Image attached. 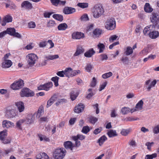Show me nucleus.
<instances>
[{
	"mask_svg": "<svg viewBox=\"0 0 159 159\" xmlns=\"http://www.w3.org/2000/svg\"><path fill=\"white\" fill-rule=\"evenodd\" d=\"M38 137L41 141H44L45 142L50 141L49 138L44 135L39 134L38 135Z\"/></svg>",
	"mask_w": 159,
	"mask_h": 159,
	"instance_id": "30",
	"label": "nucleus"
},
{
	"mask_svg": "<svg viewBox=\"0 0 159 159\" xmlns=\"http://www.w3.org/2000/svg\"><path fill=\"white\" fill-rule=\"evenodd\" d=\"M7 133L5 131H2L0 132V140L5 138L6 136Z\"/></svg>",
	"mask_w": 159,
	"mask_h": 159,
	"instance_id": "61",
	"label": "nucleus"
},
{
	"mask_svg": "<svg viewBox=\"0 0 159 159\" xmlns=\"http://www.w3.org/2000/svg\"><path fill=\"white\" fill-rule=\"evenodd\" d=\"M52 4L55 6H57L59 3V0H50Z\"/></svg>",
	"mask_w": 159,
	"mask_h": 159,
	"instance_id": "63",
	"label": "nucleus"
},
{
	"mask_svg": "<svg viewBox=\"0 0 159 159\" xmlns=\"http://www.w3.org/2000/svg\"><path fill=\"white\" fill-rule=\"evenodd\" d=\"M84 51V49L83 47L81 46L78 47L77 48L74 54V56L75 57L78 56L83 53Z\"/></svg>",
	"mask_w": 159,
	"mask_h": 159,
	"instance_id": "23",
	"label": "nucleus"
},
{
	"mask_svg": "<svg viewBox=\"0 0 159 159\" xmlns=\"http://www.w3.org/2000/svg\"><path fill=\"white\" fill-rule=\"evenodd\" d=\"M131 131V129H123L121 131V134L124 136H127Z\"/></svg>",
	"mask_w": 159,
	"mask_h": 159,
	"instance_id": "41",
	"label": "nucleus"
},
{
	"mask_svg": "<svg viewBox=\"0 0 159 159\" xmlns=\"http://www.w3.org/2000/svg\"><path fill=\"white\" fill-rule=\"evenodd\" d=\"M107 84V82H105L103 83L102 84L100 85L99 89V91H101L103 90L106 86Z\"/></svg>",
	"mask_w": 159,
	"mask_h": 159,
	"instance_id": "55",
	"label": "nucleus"
},
{
	"mask_svg": "<svg viewBox=\"0 0 159 159\" xmlns=\"http://www.w3.org/2000/svg\"><path fill=\"white\" fill-rule=\"evenodd\" d=\"M25 122L27 124H31L33 122L35 117L34 115L32 114H30L28 115L27 117L25 118Z\"/></svg>",
	"mask_w": 159,
	"mask_h": 159,
	"instance_id": "19",
	"label": "nucleus"
},
{
	"mask_svg": "<svg viewBox=\"0 0 159 159\" xmlns=\"http://www.w3.org/2000/svg\"><path fill=\"white\" fill-rule=\"evenodd\" d=\"M20 95L22 97H31L34 95V92L29 89L27 88H24L22 89L20 92Z\"/></svg>",
	"mask_w": 159,
	"mask_h": 159,
	"instance_id": "8",
	"label": "nucleus"
},
{
	"mask_svg": "<svg viewBox=\"0 0 159 159\" xmlns=\"http://www.w3.org/2000/svg\"><path fill=\"white\" fill-rule=\"evenodd\" d=\"M10 53L6 54L2 59L1 67L3 69H7L10 68L12 65L11 61L9 59V57L10 56Z\"/></svg>",
	"mask_w": 159,
	"mask_h": 159,
	"instance_id": "3",
	"label": "nucleus"
},
{
	"mask_svg": "<svg viewBox=\"0 0 159 159\" xmlns=\"http://www.w3.org/2000/svg\"><path fill=\"white\" fill-rule=\"evenodd\" d=\"M77 6L80 8H84L88 7V4L87 3H79Z\"/></svg>",
	"mask_w": 159,
	"mask_h": 159,
	"instance_id": "46",
	"label": "nucleus"
},
{
	"mask_svg": "<svg viewBox=\"0 0 159 159\" xmlns=\"http://www.w3.org/2000/svg\"><path fill=\"white\" fill-rule=\"evenodd\" d=\"M66 153V149L62 148L56 149L53 153V157L55 159H62Z\"/></svg>",
	"mask_w": 159,
	"mask_h": 159,
	"instance_id": "2",
	"label": "nucleus"
},
{
	"mask_svg": "<svg viewBox=\"0 0 159 159\" xmlns=\"http://www.w3.org/2000/svg\"><path fill=\"white\" fill-rule=\"evenodd\" d=\"M75 11V9L73 7H65L63 10V13L65 14H70Z\"/></svg>",
	"mask_w": 159,
	"mask_h": 159,
	"instance_id": "14",
	"label": "nucleus"
},
{
	"mask_svg": "<svg viewBox=\"0 0 159 159\" xmlns=\"http://www.w3.org/2000/svg\"><path fill=\"white\" fill-rule=\"evenodd\" d=\"M44 113V108L42 105L39 107L37 112H35L33 114L34 116L36 115V118H39L41 116H42Z\"/></svg>",
	"mask_w": 159,
	"mask_h": 159,
	"instance_id": "18",
	"label": "nucleus"
},
{
	"mask_svg": "<svg viewBox=\"0 0 159 159\" xmlns=\"http://www.w3.org/2000/svg\"><path fill=\"white\" fill-rule=\"evenodd\" d=\"M159 18V16L157 14L152 13V17L151 19V21L153 23L154 26H157V22Z\"/></svg>",
	"mask_w": 159,
	"mask_h": 159,
	"instance_id": "20",
	"label": "nucleus"
},
{
	"mask_svg": "<svg viewBox=\"0 0 159 159\" xmlns=\"http://www.w3.org/2000/svg\"><path fill=\"white\" fill-rule=\"evenodd\" d=\"M130 109L127 107H124L122 108L121 109V112L123 114L125 115L130 112Z\"/></svg>",
	"mask_w": 159,
	"mask_h": 159,
	"instance_id": "40",
	"label": "nucleus"
},
{
	"mask_svg": "<svg viewBox=\"0 0 159 159\" xmlns=\"http://www.w3.org/2000/svg\"><path fill=\"white\" fill-rule=\"evenodd\" d=\"M129 144L133 148H135L136 146V142L135 141L133 140L130 141Z\"/></svg>",
	"mask_w": 159,
	"mask_h": 159,
	"instance_id": "58",
	"label": "nucleus"
},
{
	"mask_svg": "<svg viewBox=\"0 0 159 159\" xmlns=\"http://www.w3.org/2000/svg\"><path fill=\"white\" fill-rule=\"evenodd\" d=\"M21 8L23 9L30 10L32 7V4L28 1L23 2L21 5Z\"/></svg>",
	"mask_w": 159,
	"mask_h": 159,
	"instance_id": "12",
	"label": "nucleus"
},
{
	"mask_svg": "<svg viewBox=\"0 0 159 159\" xmlns=\"http://www.w3.org/2000/svg\"><path fill=\"white\" fill-rule=\"evenodd\" d=\"M59 56L58 55H48L46 56L45 57L48 60H53L56 59L58 58Z\"/></svg>",
	"mask_w": 159,
	"mask_h": 159,
	"instance_id": "37",
	"label": "nucleus"
},
{
	"mask_svg": "<svg viewBox=\"0 0 159 159\" xmlns=\"http://www.w3.org/2000/svg\"><path fill=\"white\" fill-rule=\"evenodd\" d=\"M15 105L20 112H22L24 111L25 106L23 102L21 101L15 103Z\"/></svg>",
	"mask_w": 159,
	"mask_h": 159,
	"instance_id": "17",
	"label": "nucleus"
},
{
	"mask_svg": "<svg viewBox=\"0 0 159 159\" xmlns=\"http://www.w3.org/2000/svg\"><path fill=\"white\" fill-rule=\"evenodd\" d=\"M56 24L55 21L52 20H49L47 24V27L49 28H51L56 26Z\"/></svg>",
	"mask_w": 159,
	"mask_h": 159,
	"instance_id": "42",
	"label": "nucleus"
},
{
	"mask_svg": "<svg viewBox=\"0 0 159 159\" xmlns=\"http://www.w3.org/2000/svg\"><path fill=\"white\" fill-rule=\"evenodd\" d=\"M47 45L46 41H43L39 43V46L41 48H44Z\"/></svg>",
	"mask_w": 159,
	"mask_h": 159,
	"instance_id": "62",
	"label": "nucleus"
},
{
	"mask_svg": "<svg viewBox=\"0 0 159 159\" xmlns=\"http://www.w3.org/2000/svg\"><path fill=\"white\" fill-rule=\"evenodd\" d=\"M6 31V33L12 36V34H13L15 32L16 30L14 28H8L7 29Z\"/></svg>",
	"mask_w": 159,
	"mask_h": 159,
	"instance_id": "38",
	"label": "nucleus"
},
{
	"mask_svg": "<svg viewBox=\"0 0 159 159\" xmlns=\"http://www.w3.org/2000/svg\"><path fill=\"white\" fill-rule=\"evenodd\" d=\"M63 145L66 149H70L71 151H72L75 148V145L70 141L65 142Z\"/></svg>",
	"mask_w": 159,
	"mask_h": 159,
	"instance_id": "11",
	"label": "nucleus"
},
{
	"mask_svg": "<svg viewBox=\"0 0 159 159\" xmlns=\"http://www.w3.org/2000/svg\"><path fill=\"white\" fill-rule=\"evenodd\" d=\"M153 26L154 25H150L149 26H147L145 27L143 31V33L144 35H146L147 34L148 32L151 31L150 28H152Z\"/></svg>",
	"mask_w": 159,
	"mask_h": 159,
	"instance_id": "45",
	"label": "nucleus"
},
{
	"mask_svg": "<svg viewBox=\"0 0 159 159\" xmlns=\"http://www.w3.org/2000/svg\"><path fill=\"white\" fill-rule=\"evenodd\" d=\"M112 75V73L111 72H109L103 74L102 75V77L103 79H105L111 76Z\"/></svg>",
	"mask_w": 159,
	"mask_h": 159,
	"instance_id": "50",
	"label": "nucleus"
},
{
	"mask_svg": "<svg viewBox=\"0 0 159 159\" xmlns=\"http://www.w3.org/2000/svg\"><path fill=\"white\" fill-rule=\"evenodd\" d=\"M149 37L152 39H154L157 38L159 35V33L157 31H153L149 33Z\"/></svg>",
	"mask_w": 159,
	"mask_h": 159,
	"instance_id": "28",
	"label": "nucleus"
},
{
	"mask_svg": "<svg viewBox=\"0 0 159 159\" xmlns=\"http://www.w3.org/2000/svg\"><path fill=\"white\" fill-rule=\"evenodd\" d=\"M97 84V80L94 77L92 79V81L91 82L90 86L91 87H94Z\"/></svg>",
	"mask_w": 159,
	"mask_h": 159,
	"instance_id": "52",
	"label": "nucleus"
},
{
	"mask_svg": "<svg viewBox=\"0 0 159 159\" xmlns=\"http://www.w3.org/2000/svg\"><path fill=\"white\" fill-rule=\"evenodd\" d=\"M144 9L145 11L148 13L151 12L153 10V8L151 7L150 4L147 3H145L144 7Z\"/></svg>",
	"mask_w": 159,
	"mask_h": 159,
	"instance_id": "25",
	"label": "nucleus"
},
{
	"mask_svg": "<svg viewBox=\"0 0 159 159\" xmlns=\"http://www.w3.org/2000/svg\"><path fill=\"white\" fill-rule=\"evenodd\" d=\"M98 48L99 49V53H102L103 52V50L105 49V46L103 44L99 43L98 45Z\"/></svg>",
	"mask_w": 159,
	"mask_h": 159,
	"instance_id": "43",
	"label": "nucleus"
},
{
	"mask_svg": "<svg viewBox=\"0 0 159 159\" xmlns=\"http://www.w3.org/2000/svg\"><path fill=\"white\" fill-rule=\"evenodd\" d=\"M100 59L103 61L104 60H106L108 58L107 56L105 54H102L100 55Z\"/></svg>",
	"mask_w": 159,
	"mask_h": 159,
	"instance_id": "64",
	"label": "nucleus"
},
{
	"mask_svg": "<svg viewBox=\"0 0 159 159\" xmlns=\"http://www.w3.org/2000/svg\"><path fill=\"white\" fill-rule=\"evenodd\" d=\"M2 126L3 128H8L14 127V124L13 122L5 120L2 121Z\"/></svg>",
	"mask_w": 159,
	"mask_h": 159,
	"instance_id": "16",
	"label": "nucleus"
},
{
	"mask_svg": "<svg viewBox=\"0 0 159 159\" xmlns=\"http://www.w3.org/2000/svg\"><path fill=\"white\" fill-rule=\"evenodd\" d=\"M57 98L56 96H52L47 102L46 107H48L51 106L55 101L57 100Z\"/></svg>",
	"mask_w": 159,
	"mask_h": 159,
	"instance_id": "26",
	"label": "nucleus"
},
{
	"mask_svg": "<svg viewBox=\"0 0 159 159\" xmlns=\"http://www.w3.org/2000/svg\"><path fill=\"white\" fill-rule=\"evenodd\" d=\"M66 100L64 99H59L57 100V102L56 103V105L57 106H58L61 103L66 102Z\"/></svg>",
	"mask_w": 159,
	"mask_h": 159,
	"instance_id": "60",
	"label": "nucleus"
},
{
	"mask_svg": "<svg viewBox=\"0 0 159 159\" xmlns=\"http://www.w3.org/2000/svg\"><path fill=\"white\" fill-rule=\"evenodd\" d=\"M25 122V119H22L17 121L16 123V128L19 129H21V125Z\"/></svg>",
	"mask_w": 159,
	"mask_h": 159,
	"instance_id": "29",
	"label": "nucleus"
},
{
	"mask_svg": "<svg viewBox=\"0 0 159 159\" xmlns=\"http://www.w3.org/2000/svg\"><path fill=\"white\" fill-rule=\"evenodd\" d=\"M37 59V55L34 53L29 54L26 56L28 65L31 66H33L35 64Z\"/></svg>",
	"mask_w": 159,
	"mask_h": 159,
	"instance_id": "5",
	"label": "nucleus"
},
{
	"mask_svg": "<svg viewBox=\"0 0 159 159\" xmlns=\"http://www.w3.org/2000/svg\"><path fill=\"white\" fill-rule=\"evenodd\" d=\"M118 36L116 35H114L111 36L109 38V40L111 43L113 42L115 40H116Z\"/></svg>",
	"mask_w": 159,
	"mask_h": 159,
	"instance_id": "57",
	"label": "nucleus"
},
{
	"mask_svg": "<svg viewBox=\"0 0 159 159\" xmlns=\"http://www.w3.org/2000/svg\"><path fill=\"white\" fill-rule=\"evenodd\" d=\"M52 84L51 82L45 84L43 85H41L38 87L39 90H44L46 91L49 90L50 89L52 86Z\"/></svg>",
	"mask_w": 159,
	"mask_h": 159,
	"instance_id": "10",
	"label": "nucleus"
},
{
	"mask_svg": "<svg viewBox=\"0 0 159 159\" xmlns=\"http://www.w3.org/2000/svg\"><path fill=\"white\" fill-rule=\"evenodd\" d=\"M85 136L81 134H78L76 136H73L72 139L73 140H76V139H79L81 140H82L85 139Z\"/></svg>",
	"mask_w": 159,
	"mask_h": 159,
	"instance_id": "31",
	"label": "nucleus"
},
{
	"mask_svg": "<svg viewBox=\"0 0 159 159\" xmlns=\"http://www.w3.org/2000/svg\"><path fill=\"white\" fill-rule=\"evenodd\" d=\"M90 130L89 127L88 126H84L82 130V132L85 134H87Z\"/></svg>",
	"mask_w": 159,
	"mask_h": 159,
	"instance_id": "51",
	"label": "nucleus"
},
{
	"mask_svg": "<svg viewBox=\"0 0 159 159\" xmlns=\"http://www.w3.org/2000/svg\"><path fill=\"white\" fill-rule=\"evenodd\" d=\"M15 110L12 108L7 107L6 109L5 116L8 118H13L16 116Z\"/></svg>",
	"mask_w": 159,
	"mask_h": 159,
	"instance_id": "9",
	"label": "nucleus"
},
{
	"mask_svg": "<svg viewBox=\"0 0 159 159\" xmlns=\"http://www.w3.org/2000/svg\"><path fill=\"white\" fill-rule=\"evenodd\" d=\"M133 53V50L132 48L130 47H127L124 53L127 56H129L131 54Z\"/></svg>",
	"mask_w": 159,
	"mask_h": 159,
	"instance_id": "34",
	"label": "nucleus"
},
{
	"mask_svg": "<svg viewBox=\"0 0 159 159\" xmlns=\"http://www.w3.org/2000/svg\"><path fill=\"white\" fill-rule=\"evenodd\" d=\"M79 95L77 91H72L70 93V98L72 100H75Z\"/></svg>",
	"mask_w": 159,
	"mask_h": 159,
	"instance_id": "33",
	"label": "nucleus"
},
{
	"mask_svg": "<svg viewBox=\"0 0 159 159\" xmlns=\"http://www.w3.org/2000/svg\"><path fill=\"white\" fill-rule=\"evenodd\" d=\"M107 139V137L104 135L98 139V142L100 146L102 145L104 141Z\"/></svg>",
	"mask_w": 159,
	"mask_h": 159,
	"instance_id": "44",
	"label": "nucleus"
},
{
	"mask_svg": "<svg viewBox=\"0 0 159 159\" xmlns=\"http://www.w3.org/2000/svg\"><path fill=\"white\" fill-rule=\"evenodd\" d=\"M67 27V25L66 23H62L59 25L57 28L59 30H65Z\"/></svg>",
	"mask_w": 159,
	"mask_h": 159,
	"instance_id": "35",
	"label": "nucleus"
},
{
	"mask_svg": "<svg viewBox=\"0 0 159 159\" xmlns=\"http://www.w3.org/2000/svg\"><path fill=\"white\" fill-rule=\"evenodd\" d=\"M48 155L44 152L39 154L36 157V159H48Z\"/></svg>",
	"mask_w": 159,
	"mask_h": 159,
	"instance_id": "27",
	"label": "nucleus"
},
{
	"mask_svg": "<svg viewBox=\"0 0 159 159\" xmlns=\"http://www.w3.org/2000/svg\"><path fill=\"white\" fill-rule=\"evenodd\" d=\"M65 75L68 78L74 76L80 73V71L79 70H73L70 67L66 68L65 70Z\"/></svg>",
	"mask_w": 159,
	"mask_h": 159,
	"instance_id": "6",
	"label": "nucleus"
},
{
	"mask_svg": "<svg viewBox=\"0 0 159 159\" xmlns=\"http://www.w3.org/2000/svg\"><path fill=\"white\" fill-rule=\"evenodd\" d=\"M126 120L127 121H132L134 120H139V118L138 117H129L126 118Z\"/></svg>",
	"mask_w": 159,
	"mask_h": 159,
	"instance_id": "54",
	"label": "nucleus"
},
{
	"mask_svg": "<svg viewBox=\"0 0 159 159\" xmlns=\"http://www.w3.org/2000/svg\"><path fill=\"white\" fill-rule=\"evenodd\" d=\"M52 17L55 19L60 21H62L63 20V16L61 15L54 14Z\"/></svg>",
	"mask_w": 159,
	"mask_h": 159,
	"instance_id": "39",
	"label": "nucleus"
},
{
	"mask_svg": "<svg viewBox=\"0 0 159 159\" xmlns=\"http://www.w3.org/2000/svg\"><path fill=\"white\" fill-rule=\"evenodd\" d=\"M104 12V9L101 5H96L93 9V16L95 19L99 18L103 15Z\"/></svg>",
	"mask_w": 159,
	"mask_h": 159,
	"instance_id": "1",
	"label": "nucleus"
},
{
	"mask_svg": "<svg viewBox=\"0 0 159 159\" xmlns=\"http://www.w3.org/2000/svg\"><path fill=\"white\" fill-rule=\"evenodd\" d=\"M80 20L83 21H87L89 20V18L88 15L86 14H85L82 15L80 17Z\"/></svg>",
	"mask_w": 159,
	"mask_h": 159,
	"instance_id": "47",
	"label": "nucleus"
},
{
	"mask_svg": "<svg viewBox=\"0 0 159 159\" xmlns=\"http://www.w3.org/2000/svg\"><path fill=\"white\" fill-rule=\"evenodd\" d=\"M107 134L109 137H112L117 135L116 131L113 130L109 131L107 132Z\"/></svg>",
	"mask_w": 159,
	"mask_h": 159,
	"instance_id": "36",
	"label": "nucleus"
},
{
	"mask_svg": "<svg viewBox=\"0 0 159 159\" xmlns=\"http://www.w3.org/2000/svg\"><path fill=\"white\" fill-rule=\"evenodd\" d=\"M28 27L30 29L34 28L36 27L35 23L34 22L30 21L28 23Z\"/></svg>",
	"mask_w": 159,
	"mask_h": 159,
	"instance_id": "49",
	"label": "nucleus"
},
{
	"mask_svg": "<svg viewBox=\"0 0 159 159\" xmlns=\"http://www.w3.org/2000/svg\"><path fill=\"white\" fill-rule=\"evenodd\" d=\"M84 105L82 103H80L75 107L74 112L76 113H79L84 110Z\"/></svg>",
	"mask_w": 159,
	"mask_h": 159,
	"instance_id": "21",
	"label": "nucleus"
},
{
	"mask_svg": "<svg viewBox=\"0 0 159 159\" xmlns=\"http://www.w3.org/2000/svg\"><path fill=\"white\" fill-rule=\"evenodd\" d=\"M95 53V52L93 48H90L84 53V56L87 57H91Z\"/></svg>",
	"mask_w": 159,
	"mask_h": 159,
	"instance_id": "22",
	"label": "nucleus"
},
{
	"mask_svg": "<svg viewBox=\"0 0 159 159\" xmlns=\"http://www.w3.org/2000/svg\"><path fill=\"white\" fill-rule=\"evenodd\" d=\"M143 102L142 100H140L136 104L135 107L138 111H140L143 108Z\"/></svg>",
	"mask_w": 159,
	"mask_h": 159,
	"instance_id": "32",
	"label": "nucleus"
},
{
	"mask_svg": "<svg viewBox=\"0 0 159 159\" xmlns=\"http://www.w3.org/2000/svg\"><path fill=\"white\" fill-rule=\"evenodd\" d=\"M24 85L23 81L21 80L15 81L11 85V88L13 90H18L21 89Z\"/></svg>",
	"mask_w": 159,
	"mask_h": 159,
	"instance_id": "7",
	"label": "nucleus"
},
{
	"mask_svg": "<svg viewBox=\"0 0 159 159\" xmlns=\"http://www.w3.org/2000/svg\"><path fill=\"white\" fill-rule=\"evenodd\" d=\"M157 83L156 81V80H154L152 82H151L150 85H149L147 87V89L148 91H150L152 86H154Z\"/></svg>",
	"mask_w": 159,
	"mask_h": 159,
	"instance_id": "53",
	"label": "nucleus"
},
{
	"mask_svg": "<svg viewBox=\"0 0 159 159\" xmlns=\"http://www.w3.org/2000/svg\"><path fill=\"white\" fill-rule=\"evenodd\" d=\"M84 37V34L80 32H75L72 34V37L74 39H80Z\"/></svg>",
	"mask_w": 159,
	"mask_h": 159,
	"instance_id": "15",
	"label": "nucleus"
},
{
	"mask_svg": "<svg viewBox=\"0 0 159 159\" xmlns=\"http://www.w3.org/2000/svg\"><path fill=\"white\" fill-rule=\"evenodd\" d=\"M1 140L4 144H7L10 143L11 141L10 139H6L5 137V138H3V139H2Z\"/></svg>",
	"mask_w": 159,
	"mask_h": 159,
	"instance_id": "59",
	"label": "nucleus"
},
{
	"mask_svg": "<svg viewBox=\"0 0 159 159\" xmlns=\"http://www.w3.org/2000/svg\"><path fill=\"white\" fill-rule=\"evenodd\" d=\"M157 156L156 153H153L151 155H147L145 156V159H152L154 158H155Z\"/></svg>",
	"mask_w": 159,
	"mask_h": 159,
	"instance_id": "48",
	"label": "nucleus"
},
{
	"mask_svg": "<svg viewBox=\"0 0 159 159\" xmlns=\"http://www.w3.org/2000/svg\"><path fill=\"white\" fill-rule=\"evenodd\" d=\"M105 26L106 28L108 30H114L116 27V21L114 18H110L107 20Z\"/></svg>",
	"mask_w": 159,
	"mask_h": 159,
	"instance_id": "4",
	"label": "nucleus"
},
{
	"mask_svg": "<svg viewBox=\"0 0 159 159\" xmlns=\"http://www.w3.org/2000/svg\"><path fill=\"white\" fill-rule=\"evenodd\" d=\"M12 20V18L11 16L9 15H6L3 18L1 25L3 26H5L7 23L11 22Z\"/></svg>",
	"mask_w": 159,
	"mask_h": 159,
	"instance_id": "13",
	"label": "nucleus"
},
{
	"mask_svg": "<svg viewBox=\"0 0 159 159\" xmlns=\"http://www.w3.org/2000/svg\"><path fill=\"white\" fill-rule=\"evenodd\" d=\"M102 33V30L98 28H96L93 32L94 37H99Z\"/></svg>",
	"mask_w": 159,
	"mask_h": 159,
	"instance_id": "24",
	"label": "nucleus"
},
{
	"mask_svg": "<svg viewBox=\"0 0 159 159\" xmlns=\"http://www.w3.org/2000/svg\"><path fill=\"white\" fill-rule=\"evenodd\" d=\"M92 69V66L90 64H87V66L85 68L86 70L89 72H90Z\"/></svg>",
	"mask_w": 159,
	"mask_h": 159,
	"instance_id": "56",
	"label": "nucleus"
}]
</instances>
